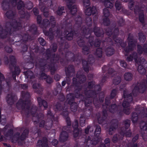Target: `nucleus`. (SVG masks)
I'll list each match as a JSON object with an SVG mask.
<instances>
[{"label":"nucleus","instance_id":"1","mask_svg":"<svg viewBox=\"0 0 147 147\" xmlns=\"http://www.w3.org/2000/svg\"><path fill=\"white\" fill-rule=\"evenodd\" d=\"M96 10L95 7H93L91 8V7H88L86 8L85 11V13L86 15L89 16L92 13L94 14Z\"/></svg>","mask_w":147,"mask_h":147},{"label":"nucleus","instance_id":"2","mask_svg":"<svg viewBox=\"0 0 147 147\" xmlns=\"http://www.w3.org/2000/svg\"><path fill=\"white\" fill-rule=\"evenodd\" d=\"M123 106L124 108V111L126 114H128L129 113V104L128 102L124 101L123 103Z\"/></svg>","mask_w":147,"mask_h":147},{"label":"nucleus","instance_id":"3","mask_svg":"<svg viewBox=\"0 0 147 147\" xmlns=\"http://www.w3.org/2000/svg\"><path fill=\"white\" fill-rule=\"evenodd\" d=\"M73 126L74 128V133H75V131L76 132V134H74V137H76L78 135V130L77 129L78 127V122L77 121H75L73 123Z\"/></svg>","mask_w":147,"mask_h":147},{"label":"nucleus","instance_id":"4","mask_svg":"<svg viewBox=\"0 0 147 147\" xmlns=\"http://www.w3.org/2000/svg\"><path fill=\"white\" fill-rule=\"evenodd\" d=\"M38 101L39 105L40 106L43 105L45 108H46L47 107V103L46 102L42 100L40 98H38Z\"/></svg>","mask_w":147,"mask_h":147},{"label":"nucleus","instance_id":"5","mask_svg":"<svg viewBox=\"0 0 147 147\" xmlns=\"http://www.w3.org/2000/svg\"><path fill=\"white\" fill-rule=\"evenodd\" d=\"M68 6L71 14H74L77 11V9L76 6L73 5L71 7L69 5Z\"/></svg>","mask_w":147,"mask_h":147},{"label":"nucleus","instance_id":"6","mask_svg":"<svg viewBox=\"0 0 147 147\" xmlns=\"http://www.w3.org/2000/svg\"><path fill=\"white\" fill-rule=\"evenodd\" d=\"M113 1H111V2H110L108 1H105L104 2V4L106 7L111 8L113 6Z\"/></svg>","mask_w":147,"mask_h":147},{"label":"nucleus","instance_id":"7","mask_svg":"<svg viewBox=\"0 0 147 147\" xmlns=\"http://www.w3.org/2000/svg\"><path fill=\"white\" fill-rule=\"evenodd\" d=\"M24 74H25V76L28 78H32L33 74V73L30 71H28L24 72Z\"/></svg>","mask_w":147,"mask_h":147},{"label":"nucleus","instance_id":"8","mask_svg":"<svg viewBox=\"0 0 147 147\" xmlns=\"http://www.w3.org/2000/svg\"><path fill=\"white\" fill-rule=\"evenodd\" d=\"M138 71L141 74H143L145 71L146 70L145 68L143 67L141 65H140L138 67Z\"/></svg>","mask_w":147,"mask_h":147},{"label":"nucleus","instance_id":"9","mask_svg":"<svg viewBox=\"0 0 147 147\" xmlns=\"http://www.w3.org/2000/svg\"><path fill=\"white\" fill-rule=\"evenodd\" d=\"M133 56H130L129 57L127 58V59L129 61H131L133 60V59H135V61L136 62V58L137 57V54L136 53H134L133 55Z\"/></svg>","mask_w":147,"mask_h":147},{"label":"nucleus","instance_id":"10","mask_svg":"<svg viewBox=\"0 0 147 147\" xmlns=\"http://www.w3.org/2000/svg\"><path fill=\"white\" fill-rule=\"evenodd\" d=\"M124 78L126 80H129L131 79L132 75L130 73H126L125 74Z\"/></svg>","mask_w":147,"mask_h":147},{"label":"nucleus","instance_id":"11","mask_svg":"<svg viewBox=\"0 0 147 147\" xmlns=\"http://www.w3.org/2000/svg\"><path fill=\"white\" fill-rule=\"evenodd\" d=\"M44 78H47L46 81L48 83H51L52 82V80L51 78L49 76H47L45 74H43Z\"/></svg>","mask_w":147,"mask_h":147},{"label":"nucleus","instance_id":"12","mask_svg":"<svg viewBox=\"0 0 147 147\" xmlns=\"http://www.w3.org/2000/svg\"><path fill=\"white\" fill-rule=\"evenodd\" d=\"M101 129L99 126H97L95 131V135L96 136H98L100 133Z\"/></svg>","mask_w":147,"mask_h":147},{"label":"nucleus","instance_id":"13","mask_svg":"<svg viewBox=\"0 0 147 147\" xmlns=\"http://www.w3.org/2000/svg\"><path fill=\"white\" fill-rule=\"evenodd\" d=\"M83 4L84 6L86 8L89 6L90 4L89 0H84Z\"/></svg>","mask_w":147,"mask_h":147},{"label":"nucleus","instance_id":"14","mask_svg":"<svg viewBox=\"0 0 147 147\" xmlns=\"http://www.w3.org/2000/svg\"><path fill=\"white\" fill-rule=\"evenodd\" d=\"M24 4L23 3L22 1H20L19 2L18 4V9H20L24 7Z\"/></svg>","mask_w":147,"mask_h":147},{"label":"nucleus","instance_id":"15","mask_svg":"<svg viewBox=\"0 0 147 147\" xmlns=\"http://www.w3.org/2000/svg\"><path fill=\"white\" fill-rule=\"evenodd\" d=\"M144 14L143 13H142L140 14L139 16V19L140 21L142 23L144 22Z\"/></svg>","mask_w":147,"mask_h":147},{"label":"nucleus","instance_id":"16","mask_svg":"<svg viewBox=\"0 0 147 147\" xmlns=\"http://www.w3.org/2000/svg\"><path fill=\"white\" fill-rule=\"evenodd\" d=\"M38 41L40 42V44L42 46L45 45L46 44L45 41L42 38H39L38 39Z\"/></svg>","mask_w":147,"mask_h":147},{"label":"nucleus","instance_id":"17","mask_svg":"<svg viewBox=\"0 0 147 147\" xmlns=\"http://www.w3.org/2000/svg\"><path fill=\"white\" fill-rule=\"evenodd\" d=\"M103 13L104 16L105 17H107L109 15V11L107 8H105L104 9Z\"/></svg>","mask_w":147,"mask_h":147},{"label":"nucleus","instance_id":"18","mask_svg":"<svg viewBox=\"0 0 147 147\" xmlns=\"http://www.w3.org/2000/svg\"><path fill=\"white\" fill-rule=\"evenodd\" d=\"M116 9L117 10H119L121 8V6L119 2L117 1L116 2L115 4Z\"/></svg>","mask_w":147,"mask_h":147},{"label":"nucleus","instance_id":"19","mask_svg":"<svg viewBox=\"0 0 147 147\" xmlns=\"http://www.w3.org/2000/svg\"><path fill=\"white\" fill-rule=\"evenodd\" d=\"M85 122L84 118L83 117H81L80 119V123L81 125L83 126L84 125Z\"/></svg>","mask_w":147,"mask_h":147},{"label":"nucleus","instance_id":"20","mask_svg":"<svg viewBox=\"0 0 147 147\" xmlns=\"http://www.w3.org/2000/svg\"><path fill=\"white\" fill-rule=\"evenodd\" d=\"M72 33L68 34L67 36V38L69 40H71L72 39Z\"/></svg>","mask_w":147,"mask_h":147},{"label":"nucleus","instance_id":"21","mask_svg":"<svg viewBox=\"0 0 147 147\" xmlns=\"http://www.w3.org/2000/svg\"><path fill=\"white\" fill-rule=\"evenodd\" d=\"M145 39V37L144 35H139V39L140 41L143 42L144 41Z\"/></svg>","mask_w":147,"mask_h":147},{"label":"nucleus","instance_id":"22","mask_svg":"<svg viewBox=\"0 0 147 147\" xmlns=\"http://www.w3.org/2000/svg\"><path fill=\"white\" fill-rule=\"evenodd\" d=\"M120 65L121 66L124 67H125L127 66V64L124 61H120Z\"/></svg>","mask_w":147,"mask_h":147},{"label":"nucleus","instance_id":"23","mask_svg":"<svg viewBox=\"0 0 147 147\" xmlns=\"http://www.w3.org/2000/svg\"><path fill=\"white\" fill-rule=\"evenodd\" d=\"M116 93V90H112L111 93V96L112 97H113L115 95Z\"/></svg>","mask_w":147,"mask_h":147},{"label":"nucleus","instance_id":"24","mask_svg":"<svg viewBox=\"0 0 147 147\" xmlns=\"http://www.w3.org/2000/svg\"><path fill=\"white\" fill-rule=\"evenodd\" d=\"M109 138H107L105 140V145H107V146L109 145Z\"/></svg>","mask_w":147,"mask_h":147},{"label":"nucleus","instance_id":"25","mask_svg":"<svg viewBox=\"0 0 147 147\" xmlns=\"http://www.w3.org/2000/svg\"><path fill=\"white\" fill-rule=\"evenodd\" d=\"M33 11L35 15H37L38 13V11L37 8H34L33 9Z\"/></svg>","mask_w":147,"mask_h":147},{"label":"nucleus","instance_id":"26","mask_svg":"<svg viewBox=\"0 0 147 147\" xmlns=\"http://www.w3.org/2000/svg\"><path fill=\"white\" fill-rule=\"evenodd\" d=\"M135 114V113H134L133 115L132 116V117L133 118V121H134L135 119V120H137L138 119V117L137 115L136 114V116H134V115Z\"/></svg>","mask_w":147,"mask_h":147},{"label":"nucleus","instance_id":"27","mask_svg":"<svg viewBox=\"0 0 147 147\" xmlns=\"http://www.w3.org/2000/svg\"><path fill=\"white\" fill-rule=\"evenodd\" d=\"M58 141L57 140H54L52 141V144L54 145H55L57 144Z\"/></svg>","mask_w":147,"mask_h":147},{"label":"nucleus","instance_id":"28","mask_svg":"<svg viewBox=\"0 0 147 147\" xmlns=\"http://www.w3.org/2000/svg\"><path fill=\"white\" fill-rule=\"evenodd\" d=\"M96 53L97 54L99 53L100 54H101L102 53V50L100 49H98L96 51Z\"/></svg>","mask_w":147,"mask_h":147},{"label":"nucleus","instance_id":"29","mask_svg":"<svg viewBox=\"0 0 147 147\" xmlns=\"http://www.w3.org/2000/svg\"><path fill=\"white\" fill-rule=\"evenodd\" d=\"M4 79V77L2 74L0 73V82L2 81Z\"/></svg>","mask_w":147,"mask_h":147},{"label":"nucleus","instance_id":"30","mask_svg":"<svg viewBox=\"0 0 147 147\" xmlns=\"http://www.w3.org/2000/svg\"><path fill=\"white\" fill-rule=\"evenodd\" d=\"M66 121L67 123V125H70L71 123L69 119V118H66Z\"/></svg>","mask_w":147,"mask_h":147},{"label":"nucleus","instance_id":"31","mask_svg":"<svg viewBox=\"0 0 147 147\" xmlns=\"http://www.w3.org/2000/svg\"><path fill=\"white\" fill-rule=\"evenodd\" d=\"M41 17L40 16H38L37 18V22L38 23H40Z\"/></svg>","mask_w":147,"mask_h":147},{"label":"nucleus","instance_id":"32","mask_svg":"<svg viewBox=\"0 0 147 147\" xmlns=\"http://www.w3.org/2000/svg\"><path fill=\"white\" fill-rule=\"evenodd\" d=\"M89 129H90L89 127H87V128H86V129H85V132L86 134H87L88 133V131Z\"/></svg>","mask_w":147,"mask_h":147},{"label":"nucleus","instance_id":"33","mask_svg":"<svg viewBox=\"0 0 147 147\" xmlns=\"http://www.w3.org/2000/svg\"><path fill=\"white\" fill-rule=\"evenodd\" d=\"M111 50L112 52L109 51L107 54V55L108 56H110L112 55L113 54V51L112 50Z\"/></svg>","mask_w":147,"mask_h":147},{"label":"nucleus","instance_id":"34","mask_svg":"<svg viewBox=\"0 0 147 147\" xmlns=\"http://www.w3.org/2000/svg\"><path fill=\"white\" fill-rule=\"evenodd\" d=\"M129 47H130L131 46H132V47H133L135 46V45L134 43L133 44L132 43V45H131V44H130V42H129Z\"/></svg>","mask_w":147,"mask_h":147},{"label":"nucleus","instance_id":"35","mask_svg":"<svg viewBox=\"0 0 147 147\" xmlns=\"http://www.w3.org/2000/svg\"><path fill=\"white\" fill-rule=\"evenodd\" d=\"M117 138L116 137H114L113 138V142H115L117 140Z\"/></svg>","mask_w":147,"mask_h":147},{"label":"nucleus","instance_id":"36","mask_svg":"<svg viewBox=\"0 0 147 147\" xmlns=\"http://www.w3.org/2000/svg\"><path fill=\"white\" fill-rule=\"evenodd\" d=\"M138 135H137L133 139V140L134 141H135V140H136L138 138Z\"/></svg>","mask_w":147,"mask_h":147},{"label":"nucleus","instance_id":"37","mask_svg":"<svg viewBox=\"0 0 147 147\" xmlns=\"http://www.w3.org/2000/svg\"><path fill=\"white\" fill-rule=\"evenodd\" d=\"M141 129L143 130H147V127L146 126H144L143 127H141Z\"/></svg>","mask_w":147,"mask_h":147},{"label":"nucleus","instance_id":"38","mask_svg":"<svg viewBox=\"0 0 147 147\" xmlns=\"http://www.w3.org/2000/svg\"><path fill=\"white\" fill-rule=\"evenodd\" d=\"M83 67H84V70L86 71H88V67H86L85 68V67L84 66V65H83Z\"/></svg>","mask_w":147,"mask_h":147},{"label":"nucleus","instance_id":"39","mask_svg":"<svg viewBox=\"0 0 147 147\" xmlns=\"http://www.w3.org/2000/svg\"><path fill=\"white\" fill-rule=\"evenodd\" d=\"M66 1L69 2V3H73L74 1V0H66Z\"/></svg>","mask_w":147,"mask_h":147},{"label":"nucleus","instance_id":"40","mask_svg":"<svg viewBox=\"0 0 147 147\" xmlns=\"http://www.w3.org/2000/svg\"><path fill=\"white\" fill-rule=\"evenodd\" d=\"M95 34L97 36H100V34H98L97 32H95Z\"/></svg>","mask_w":147,"mask_h":147},{"label":"nucleus","instance_id":"41","mask_svg":"<svg viewBox=\"0 0 147 147\" xmlns=\"http://www.w3.org/2000/svg\"><path fill=\"white\" fill-rule=\"evenodd\" d=\"M62 85L63 86H64L65 84V81H63L62 82Z\"/></svg>","mask_w":147,"mask_h":147},{"label":"nucleus","instance_id":"42","mask_svg":"<svg viewBox=\"0 0 147 147\" xmlns=\"http://www.w3.org/2000/svg\"><path fill=\"white\" fill-rule=\"evenodd\" d=\"M137 144H135L132 147H137Z\"/></svg>","mask_w":147,"mask_h":147},{"label":"nucleus","instance_id":"43","mask_svg":"<svg viewBox=\"0 0 147 147\" xmlns=\"http://www.w3.org/2000/svg\"><path fill=\"white\" fill-rule=\"evenodd\" d=\"M120 82V80H119L118 81H117V83H115V82L114 81V83L115 84H118Z\"/></svg>","mask_w":147,"mask_h":147},{"label":"nucleus","instance_id":"44","mask_svg":"<svg viewBox=\"0 0 147 147\" xmlns=\"http://www.w3.org/2000/svg\"><path fill=\"white\" fill-rule=\"evenodd\" d=\"M100 118H99L98 119V121L99 123H102L100 121Z\"/></svg>","mask_w":147,"mask_h":147},{"label":"nucleus","instance_id":"45","mask_svg":"<svg viewBox=\"0 0 147 147\" xmlns=\"http://www.w3.org/2000/svg\"><path fill=\"white\" fill-rule=\"evenodd\" d=\"M42 125L41 124H40V127H42L44 125V121H42Z\"/></svg>","mask_w":147,"mask_h":147},{"label":"nucleus","instance_id":"46","mask_svg":"<svg viewBox=\"0 0 147 147\" xmlns=\"http://www.w3.org/2000/svg\"><path fill=\"white\" fill-rule=\"evenodd\" d=\"M99 147H105V146L104 144H102L100 145Z\"/></svg>","mask_w":147,"mask_h":147},{"label":"nucleus","instance_id":"47","mask_svg":"<svg viewBox=\"0 0 147 147\" xmlns=\"http://www.w3.org/2000/svg\"><path fill=\"white\" fill-rule=\"evenodd\" d=\"M129 135H128V134H126V135L127 136V137H129L130 136V135H131L130 132H129Z\"/></svg>","mask_w":147,"mask_h":147},{"label":"nucleus","instance_id":"48","mask_svg":"<svg viewBox=\"0 0 147 147\" xmlns=\"http://www.w3.org/2000/svg\"><path fill=\"white\" fill-rule=\"evenodd\" d=\"M19 105H22V104L21 103H20L19 104ZM19 105V103H17V107L19 108V107H18V105Z\"/></svg>","mask_w":147,"mask_h":147},{"label":"nucleus","instance_id":"49","mask_svg":"<svg viewBox=\"0 0 147 147\" xmlns=\"http://www.w3.org/2000/svg\"><path fill=\"white\" fill-rule=\"evenodd\" d=\"M12 59L14 61H15V57H12Z\"/></svg>","mask_w":147,"mask_h":147},{"label":"nucleus","instance_id":"50","mask_svg":"<svg viewBox=\"0 0 147 147\" xmlns=\"http://www.w3.org/2000/svg\"><path fill=\"white\" fill-rule=\"evenodd\" d=\"M44 21L45 22H48V20L47 19H45L44 20Z\"/></svg>","mask_w":147,"mask_h":147},{"label":"nucleus","instance_id":"51","mask_svg":"<svg viewBox=\"0 0 147 147\" xmlns=\"http://www.w3.org/2000/svg\"><path fill=\"white\" fill-rule=\"evenodd\" d=\"M33 87L34 88H36V87L35 86V85H33Z\"/></svg>","mask_w":147,"mask_h":147},{"label":"nucleus","instance_id":"52","mask_svg":"<svg viewBox=\"0 0 147 147\" xmlns=\"http://www.w3.org/2000/svg\"><path fill=\"white\" fill-rule=\"evenodd\" d=\"M56 76H55V80H57V81L58 80H59V79H56Z\"/></svg>","mask_w":147,"mask_h":147},{"label":"nucleus","instance_id":"53","mask_svg":"<svg viewBox=\"0 0 147 147\" xmlns=\"http://www.w3.org/2000/svg\"><path fill=\"white\" fill-rule=\"evenodd\" d=\"M74 110H74V111H76L77 110V108H76V107H75V109ZM73 111H74V110H73Z\"/></svg>","mask_w":147,"mask_h":147},{"label":"nucleus","instance_id":"54","mask_svg":"<svg viewBox=\"0 0 147 147\" xmlns=\"http://www.w3.org/2000/svg\"><path fill=\"white\" fill-rule=\"evenodd\" d=\"M51 19H53V20L54 19V18L53 17H51Z\"/></svg>","mask_w":147,"mask_h":147},{"label":"nucleus","instance_id":"55","mask_svg":"<svg viewBox=\"0 0 147 147\" xmlns=\"http://www.w3.org/2000/svg\"><path fill=\"white\" fill-rule=\"evenodd\" d=\"M98 45H97H97H95V46L96 47H97V46H98L99 45V42H98Z\"/></svg>","mask_w":147,"mask_h":147},{"label":"nucleus","instance_id":"56","mask_svg":"<svg viewBox=\"0 0 147 147\" xmlns=\"http://www.w3.org/2000/svg\"><path fill=\"white\" fill-rule=\"evenodd\" d=\"M63 132L61 133V136H62V135H63Z\"/></svg>","mask_w":147,"mask_h":147},{"label":"nucleus","instance_id":"57","mask_svg":"<svg viewBox=\"0 0 147 147\" xmlns=\"http://www.w3.org/2000/svg\"><path fill=\"white\" fill-rule=\"evenodd\" d=\"M111 129H111V128H110V129H109V131H111ZM112 130H113V129H112Z\"/></svg>","mask_w":147,"mask_h":147},{"label":"nucleus","instance_id":"58","mask_svg":"<svg viewBox=\"0 0 147 147\" xmlns=\"http://www.w3.org/2000/svg\"><path fill=\"white\" fill-rule=\"evenodd\" d=\"M135 12L136 13V9H135Z\"/></svg>","mask_w":147,"mask_h":147},{"label":"nucleus","instance_id":"59","mask_svg":"<svg viewBox=\"0 0 147 147\" xmlns=\"http://www.w3.org/2000/svg\"><path fill=\"white\" fill-rule=\"evenodd\" d=\"M133 2H132V3H130V4H132H132H133Z\"/></svg>","mask_w":147,"mask_h":147},{"label":"nucleus","instance_id":"60","mask_svg":"<svg viewBox=\"0 0 147 147\" xmlns=\"http://www.w3.org/2000/svg\"><path fill=\"white\" fill-rule=\"evenodd\" d=\"M45 34H46V35H48V33H45Z\"/></svg>","mask_w":147,"mask_h":147},{"label":"nucleus","instance_id":"61","mask_svg":"<svg viewBox=\"0 0 147 147\" xmlns=\"http://www.w3.org/2000/svg\"><path fill=\"white\" fill-rule=\"evenodd\" d=\"M40 142H41V141H40V140H39V141H38V143H39Z\"/></svg>","mask_w":147,"mask_h":147},{"label":"nucleus","instance_id":"62","mask_svg":"<svg viewBox=\"0 0 147 147\" xmlns=\"http://www.w3.org/2000/svg\"><path fill=\"white\" fill-rule=\"evenodd\" d=\"M18 72H19L20 70H19V69H18Z\"/></svg>","mask_w":147,"mask_h":147},{"label":"nucleus","instance_id":"63","mask_svg":"<svg viewBox=\"0 0 147 147\" xmlns=\"http://www.w3.org/2000/svg\"><path fill=\"white\" fill-rule=\"evenodd\" d=\"M83 50H84V51L85 50V49H83Z\"/></svg>","mask_w":147,"mask_h":147},{"label":"nucleus","instance_id":"64","mask_svg":"<svg viewBox=\"0 0 147 147\" xmlns=\"http://www.w3.org/2000/svg\"><path fill=\"white\" fill-rule=\"evenodd\" d=\"M44 15H45V16H46V14H45V13H44Z\"/></svg>","mask_w":147,"mask_h":147}]
</instances>
